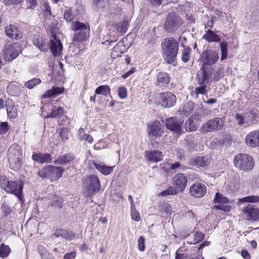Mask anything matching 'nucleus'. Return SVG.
<instances>
[{
  "label": "nucleus",
  "mask_w": 259,
  "mask_h": 259,
  "mask_svg": "<svg viewBox=\"0 0 259 259\" xmlns=\"http://www.w3.org/2000/svg\"><path fill=\"white\" fill-rule=\"evenodd\" d=\"M188 183L187 177L183 174L179 173L176 175L172 179V184L176 186L178 190L183 191L186 188Z\"/></svg>",
  "instance_id": "obj_17"
},
{
  "label": "nucleus",
  "mask_w": 259,
  "mask_h": 259,
  "mask_svg": "<svg viewBox=\"0 0 259 259\" xmlns=\"http://www.w3.org/2000/svg\"><path fill=\"white\" fill-rule=\"evenodd\" d=\"M78 136L80 140H84L89 143H92L93 142V137L90 135L85 134L84 129L81 127L78 130Z\"/></svg>",
  "instance_id": "obj_41"
},
{
  "label": "nucleus",
  "mask_w": 259,
  "mask_h": 259,
  "mask_svg": "<svg viewBox=\"0 0 259 259\" xmlns=\"http://www.w3.org/2000/svg\"><path fill=\"white\" fill-rule=\"evenodd\" d=\"M94 165L97 169L104 175H108L113 170V166H109L105 165L104 163L94 162Z\"/></svg>",
  "instance_id": "obj_31"
},
{
  "label": "nucleus",
  "mask_w": 259,
  "mask_h": 259,
  "mask_svg": "<svg viewBox=\"0 0 259 259\" xmlns=\"http://www.w3.org/2000/svg\"><path fill=\"white\" fill-rule=\"evenodd\" d=\"M82 185L85 189L86 194L88 196H92L99 191L101 187L98 177L92 175L86 176L82 179Z\"/></svg>",
  "instance_id": "obj_4"
},
{
  "label": "nucleus",
  "mask_w": 259,
  "mask_h": 259,
  "mask_svg": "<svg viewBox=\"0 0 259 259\" xmlns=\"http://www.w3.org/2000/svg\"><path fill=\"white\" fill-rule=\"evenodd\" d=\"M5 32L9 37L12 39H18L22 37V34L20 31L13 25L6 26L5 27Z\"/></svg>",
  "instance_id": "obj_24"
},
{
  "label": "nucleus",
  "mask_w": 259,
  "mask_h": 259,
  "mask_svg": "<svg viewBox=\"0 0 259 259\" xmlns=\"http://www.w3.org/2000/svg\"><path fill=\"white\" fill-rule=\"evenodd\" d=\"M11 252V249L8 245L2 243L0 245V257L5 258L7 257Z\"/></svg>",
  "instance_id": "obj_42"
},
{
  "label": "nucleus",
  "mask_w": 259,
  "mask_h": 259,
  "mask_svg": "<svg viewBox=\"0 0 259 259\" xmlns=\"http://www.w3.org/2000/svg\"><path fill=\"white\" fill-rule=\"evenodd\" d=\"M62 197L55 194H51L50 196L49 205L55 208H61L62 207Z\"/></svg>",
  "instance_id": "obj_33"
},
{
  "label": "nucleus",
  "mask_w": 259,
  "mask_h": 259,
  "mask_svg": "<svg viewBox=\"0 0 259 259\" xmlns=\"http://www.w3.org/2000/svg\"><path fill=\"white\" fill-rule=\"evenodd\" d=\"M145 157L150 162H157L162 160L163 154L160 151L153 150L146 152Z\"/></svg>",
  "instance_id": "obj_25"
},
{
  "label": "nucleus",
  "mask_w": 259,
  "mask_h": 259,
  "mask_svg": "<svg viewBox=\"0 0 259 259\" xmlns=\"http://www.w3.org/2000/svg\"><path fill=\"white\" fill-rule=\"evenodd\" d=\"M158 83L161 86L167 84L169 82V75L166 72H159L157 76Z\"/></svg>",
  "instance_id": "obj_36"
},
{
  "label": "nucleus",
  "mask_w": 259,
  "mask_h": 259,
  "mask_svg": "<svg viewBox=\"0 0 259 259\" xmlns=\"http://www.w3.org/2000/svg\"><path fill=\"white\" fill-rule=\"evenodd\" d=\"M124 51L125 47L123 41H120L113 48L111 54V57L113 59L120 57Z\"/></svg>",
  "instance_id": "obj_29"
},
{
  "label": "nucleus",
  "mask_w": 259,
  "mask_h": 259,
  "mask_svg": "<svg viewBox=\"0 0 259 259\" xmlns=\"http://www.w3.org/2000/svg\"><path fill=\"white\" fill-rule=\"evenodd\" d=\"M145 240L143 236H140L138 239V249L141 251H143L145 249Z\"/></svg>",
  "instance_id": "obj_57"
},
{
  "label": "nucleus",
  "mask_w": 259,
  "mask_h": 259,
  "mask_svg": "<svg viewBox=\"0 0 259 259\" xmlns=\"http://www.w3.org/2000/svg\"><path fill=\"white\" fill-rule=\"evenodd\" d=\"M131 215L133 220L136 221H139L140 220V214L136 210L135 207H131Z\"/></svg>",
  "instance_id": "obj_58"
},
{
  "label": "nucleus",
  "mask_w": 259,
  "mask_h": 259,
  "mask_svg": "<svg viewBox=\"0 0 259 259\" xmlns=\"http://www.w3.org/2000/svg\"><path fill=\"white\" fill-rule=\"evenodd\" d=\"M129 26L128 21L123 19L121 22L113 25L114 31L118 33H125Z\"/></svg>",
  "instance_id": "obj_27"
},
{
  "label": "nucleus",
  "mask_w": 259,
  "mask_h": 259,
  "mask_svg": "<svg viewBox=\"0 0 259 259\" xmlns=\"http://www.w3.org/2000/svg\"><path fill=\"white\" fill-rule=\"evenodd\" d=\"M33 43L41 51L46 52L49 49L48 42L39 34L35 35L33 38Z\"/></svg>",
  "instance_id": "obj_23"
},
{
  "label": "nucleus",
  "mask_w": 259,
  "mask_h": 259,
  "mask_svg": "<svg viewBox=\"0 0 259 259\" xmlns=\"http://www.w3.org/2000/svg\"><path fill=\"white\" fill-rule=\"evenodd\" d=\"M50 50L53 55L54 56H60L62 54V44L59 39H56L54 37L50 40Z\"/></svg>",
  "instance_id": "obj_21"
},
{
  "label": "nucleus",
  "mask_w": 259,
  "mask_h": 259,
  "mask_svg": "<svg viewBox=\"0 0 259 259\" xmlns=\"http://www.w3.org/2000/svg\"><path fill=\"white\" fill-rule=\"evenodd\" d=\"M214 202L219 204L227 203L229 201L228 199L219 193H217L214 198Z\"/></svg>",
  "instance_id": "obj_43"
},
{
  "label": "nucleus",
  "mask_w": 259,
  "mask_h": 259,
  "mask_svg": "<svg viewBox=\"0 0 259 259\" xmlns=\"http://www.w3.org/2000/svg\"><path fill=\"white\" fill-rule=\"evenodd\" d=\"M235 166L240 170L249 171L254 167L253 158L246 154L236 155L234 158Z\"/></svg>",
  "instance_id": "obj_5"
},
{
  "label": "nucleus",
  "mask_w": 259,
  "mask_h": 259,
  "mask_svg": "<svg viewBox=\"0 0 259 259\" xmlns=\"http://www.w3.org/2000/svg\"><path fill=\"white\" fill-rule=\"evenodd\" d=\"M203 38L209 42H218L221 41L220 36L215 34L213 31L210 29H208L206 31L205 33L203 36Z\"/></svg>",
  "instance_id": "obj_32"
},
{
  "label": "nucleus",
  "mask_w": 259,
  "mask_h": 259,
  "mask_svg": "<svg viewBox=\"0 0 259 259\" xmlns=\"http://www.w3.org/2000/svg\"><path fill=\"white\" fill-rule=\"evenodd\" d=\"M213 208L216 209H220L224 211H229L230 210L231 207L230 206L228 205H214L213 206Z\"/></svg>",
  "instance_id": "obj_60"
},
{
  "label": "nucleus",
  "mask_w": 259,
  "mask_h": 259,
  "mask_svg": "<svg viewBox=\"0 0 259 259\" xmlns=\"http://www.w3.org/2000/svg\"><path fill=\"white\" fill-rule=\"evenodd\" d=\"M162 52L164 59L169 64L176 59L179 51V43L174 38H166L161 43Z\"/></svg>",
  "instance_id": "obj_1"
},
{
  "label": "nucleus",
  "mask_w": 259,
  "mask_h": 259,
  "mask_svg": "<svg viewBox=\"0 0 259 259\" xmlns=\"http://www.w3.org/2000/svg\"><path fill=\"white\" fill-rule=\"evenodd\" d=\"M224 123L225 121L223 118L215 117L209 119L204 123L201 126L200 130L204 133L214 132L222 129Z\"/></svg>",
  "instance_id": "obj_9"
},
{
  "label": "nucleus",
  "mask_w": 259,
  "mask_h": 259,
  "mask_svg": "<svg viewBox=\"0 0 259 259\" xmlns=\"http://www.w3.org/2000/svg\"><path fill=\"white\" fill-rule=\"evenodd\" d=\"M213 208L216 209H220L224 211H229L230 210L231 207L230 206L228 205H214L213 206Z\"/></svg>",
  "instance_id": "obj_61"
},
{
  "label": "nucleus",
  "mask_w": 259,
  "mask_h": 259,
  "mask_svg": "<svg viewBox=\"0 0 259 259\" xmlns=\"http://www.w3.org/2000/svg\"><path fill=\"white\" fill-rule=\"evenodd\" d=\"M110 89L108 85H100L95 90V94L97 95H102L107 97L110 95Z\"/></svg>",
  "instance_id": "obj_39"
},
{
  "label": "nucleus",
  "mask_w": 259,
  "mask_h": 259,
  "mask_svg": "<svg viewBox=\"0 0 259 259\" xmlns=\"http://www.w3.org/2000/svg\"><path fill=\"white\" fill-rule=\"evenodd\" d=\"M64 91V88L61 87H54L51 90H49L42 95V99H45L47 98H54L56 96L62 94Z\"/></svg>",
  "instance_id": "obj_28"
},
{
  "label": "nucleus",
  "mask_w": 259,
  "mask_h": 259,
  "mask_svg": "<svg viewBox=\"0 0 259 259\" xmlns=\"http://www.w3.org/2000/svg\"><path fill=\"white\" fill-rule=\"evenodd\" d=\"M227 46L228 43L226 41H223L220 44V48L222 53L221 60L222 61L226 59L227 57Z\"/></svg>",
  "instance_id": "obj_44"
},
{
  "label": "nucleus",
  "mask_w": 259,
  "mask_h": 259,
  "mask_svg": "<svg viewBox=\"0 0 259 259\" xmlns=\"http://www.w3.org/2000/svg\"><path fill=\"white\" fill-rule=\"evenodd\" d=\"M23 184L21 181H10L5 191L14 194L17 196L20 201L23 200L22 189Z\"/></svg>",
  "instance_id": "obj_12"
},
{
  "label": "nucleus",
  "mask_w": 259,
  "mask_h": 259,
  "mask_svg": "<svg viewBox=\"0 0 259 259\" xmlns=\"http://www.w3.org/2000/svg\"><path fill=\"white\" fill-rule=\"evenodd\" d=\"M64 168L60 166L48 165L38 172V175L42 178H49L51 180H58L62 176Z\"/></svg>",
  "instance_id": "obj_7"
},
{
  "label": "nucleus",
  "mask_w": 259,
  "mask_h": 259,
  "mask_svg": "<svg viewBox=\"0 0 259 259\" xmlns=\"http://www.w3.org/2000/svg\"><path fill=\"white\" fill-rule=\"evenodd\" d=\"M8 124L7 122H3L0 124V132L2 133H6L8 130Z\"/></svg>",
  "instance_id": "obj_62"
},
{
  "label": "nucleus",
  "mask_w": 259,
  "mask_h": 259,
  "mask_svg": "<svg viewBox=\"0 0 259 259\" xmlns=\"http://www.w3.org/2000/svg\"><path fill=\"white\" fill-rule=\"evenodd\" d=\"M54 235L57 237H61L68 240H72L75 237L74 234L72 232L63 229L57 230L54 233Z\"/></svg>",
  "instance_id": "obj_34"
},
{
  "label": "nucleus",
  "mask_w": 259,
  "mask_h": 259,
  "mask_svg": "<svg viewBox=\"0 0 259 259\" xmlns=\"http://www.w3.org/2000/svg\"><path fill=\"white\" fill-rule=\"evenodd\" d=\"M27 8L34 9L37 6V0H26Z\"/></svg>",
  "instance_id": "obj_59"
},
{
  "label": "nucleus",
  "mask_w": 259,
  "mask_h": 259,
  "mask_svg": "<svg viewBox=\"0 0 259 259\" xmlns=\"http://www.w3.org/2000/svg\"><path fill=\"white\" fill-rule=\"evenodd\" d=\"M64 18L68 22H71L73 18V15L70 10H65L64 14Z\"/></svg>",
  "instance_id": "obj_53"
},
{
  "label": "nucleus",
  "mask_w": 259,
  "mask_h": 259,
  "mask_svg": "<svg viewBox=\"0 0 259 259\" xmlns=\"http://www.w3.org/2000/svg\"><path fill=\"white\" fill-rule=\"evenodd\" d=\"M177 190L174 187H169L167 189L161 192V196H166L169 195H176L177 194Z\"/></svg>",
  "instance_id": "obj_50"
},
{
  "label": "nucleus",
  "mask_w": 259,
  "mask_h": 259,
  "mask_svg": "<svg viewBox=\"0 0 259 259\" xmlns=\"http://www.w3.org/2000/svg\"><path fill=\"white\" fill-rule=\"evenodd\" d=\"M109 0H94L93 4L98 8H103L108 4Z\"/></svg>",
  "instance_id": "obj_51"
},
{
  "label": "nucleus",
  "mask_w": 259,
  "mask_h": 259,
  "mask_svg": "<svg viewBox=\"0 0 259 259\" xmlns=\"http://www.w3.org/2000/svg\"><path fill=\"white\" fill-rule=\"evenodd\" d=\"M213 71V69L212 67H206L205 66L202 65L201 70L198 73V83L203 84L207 83L209 80H217L219 79V78L215 77V75H214V77H212Z\"/></svg>",
  "instance_id": "obj_11"
},
{
  "label": "nucleus",
  "mask_w": 259,
  "mask_h": 259,
  "mask_svg": "<svg viewBox=\"0 0 259 259\" xmlns=\"http://www.w3.org/2000/svg\"><path fill=\"white\" fill-rule=\"evenodd\" d=\"M183 121L178 119L177 117H170L166 119L165 125L167 129L175 133L180 134L182 133V124Z\"/></svg>",
  "instance_id": "obj_15"
},
{
  "label": "nucleus",
  "mask_w": 259,
  "mask_h": 259,
  "mask_svg": "<svg viewBox=\"0 0 259 259\" xmlns=\"http://www.w3.org/2000/svg\"><path fill=\"white\" fill-rule=\"evenodd\" d=\"M191 50L188 48H185L182 50V60L183 62L186 63L190 59Z\"/></svg>",
  "instance_id": "obj_46"
},
{
  "label": "nucleus",
  "mask_w": 259,
  "mask_h": 259,
  "mask_svg": "<svg viewBox=\"0 0 259 259\" xmlns=\"http://www.w3.org/2000/svg\"><path fill=\"white\" fill-rule=\"evenodd\" d=\"M246 144L250 147L259 146V131H254L248 133L245 138Z\"/></svg>",
  "instance_id": "obj_19"
},
{
  "label": "nucleus",
  "mask_w": 259,
  "mask_h": 259,
  "mask_svg": "<svg viewBox=\"0 0 259 259\" xmlns=\"http://www.w3.org/2000/svg\"><path fill=\"white\" fill-rule=\"evenodd\" d=\"M21 52L20 44L15 43L7 44L3 50V58L6 61H12Z\"/></svg>",
  "instance_id": "obj_10"
},
{
  "label": "nucleus",
  "mask_w": 259,
  "mask_h": 259,
  "mask_svg": "<svg viewBox=\"0 0 259 259\" xmlns=\"http://www.w3.org/2000/svg\"><path fill=\"white\" fill-rule=\"evenodd\" d=\"M74 159V156L72 153H67L64 155L59 156L54 161V163L58 165H64L70 162Z\"/></svg>",
  "instance_id": "obj_30"
},
{
  "label": "nucleus",
  "mask_w": 259,
  "mask_h": 259,
  "mask_svg": "<svg viewBox=\"0 0 259 259\" xmlns=\"http://www.w3.org/2000/svg\"><path fill=\"white\" fill-rule=\"evenodd\" d=\"M8 116L11 118H15L17 116V108L12 102L7 108Z\"/></svg>",
  "instance_id": "obj_38"
},
{
  "label": "nucleus",
  "mask_w": 259,
  "mask_h": 259,
  "mask_svg": "<svg viewBox=\"0 0 259 259\" xmlns=\"http://www.w3.org/2000/svg\"><path fill=\"white\" fill-rule=\"evenodd\" d=\"M258 119V112L255 109H252L244 115L236 113L235 119L239 125L247 127L256 123Z\"/></svg>",
  "instance_id": "obj_3"
},
{
  "label": "nucleus",
  "mask_w": 259,
  "mask_h": 259,
  "mask_svg": "<svg viewBox=\"0 0 259 259\" xmlns=\"http://www.w3.org/2000/svg\"><path fill=\"white\" fill-rule=\"evenodd\" d=\"M71 29L75 33L73 41L82 42L85 41L90 32V28L85 24L78 21L73 22L71 24Z\"/></svg>",
  "instance_id": "obj_6"
},
{
  "label": "nucleus",
  "mask_w": 259,
  "mask_h": 259,
  "mask_svg": "<svg viewBox=\"0 0 259 259\" xmlns=\"http://www.w3.org/2000/svg\"><path fill=\"white\" fill-rule=\"evenodd\" d=\"M118 95L120 99H125L127 96V91L125 87H120L118 89Z\"/></svg>",
  "instance_id": "obj_55"
},
{
  "label": "nucleus",
  "mask_w": 259,
  "mask_h": 259,
  "mask_svg": "<svg viewBox=\"0 0 259 259\" xmlns=\"http://www.w3.org/2000/svg\"><path fill=\"white\" fill-rule=\"evenodd\" d=\"M22 157L21 147L18 144H13L8 150V161L11 169L17 170L20 168Z\"/></svg>",
  "instance_id": "obj_2"
},
{
  "label": "nucleus",
  "mask_w": 259,
  "mask_h": 259,
  "mask_svg": "<svg viewBox=\"0 0 259 259\" xmlns=\"http://www.w3.org/2000/svg\"><path fill=\"white\" fill-rule=\"evenodd\" d=\"M64 113V109L63 107H54L51 113L47 116V118H60Z\"/></svg>",
  "instance_id": "obj_37"
},
{
  "label": "nucleus",
  "mask_w": 259,
  "mask_h": 259,
  "mask_svg": "<svg viewBox=\"0 0 259 259\" xmlns=\"http://www.w3.org/2000/svg\"><path fill=\"white\" fill-rule=\"evenodd\" d=\"M149 137L151 139H154L162 136V131L160 128L159 121H157L151 124L148 128Z\"/></svg>",
  "instance_id": "obj_22"
},
{
  "label": "nucleus",
  "mask_w": 259,
  "mask_h": 259,
  "mask_svg": "<svg viewBox=\"0 0 259 259\" xmlns=\"http://www.w3.org/2000/svg\"><path fill=\"white\" fill-rule=\"evenodd\" d=\"M204 237L203 234L201 232H196L194 235V240L193 242H191V244H196L201 241Z\"/></svg>",
  "instance_id": "obj_56"
},
{
  "label": "nucleus",
  "mask_w": 259,
  "mask_h": 259,
  "mask_svg": "<svg viewBox=\"0 0 259 259\" xmlns=\"http://www.w3.org/2000/svg\"><path fill=\"white\" fill-rule=\"evenodd\" d=\"M69 133V130L67 128H62L60 130V136L62 140L64 141H67L68 137V134Z\"/></svg>",
  "instance_id": "obj_52"
},
{
  "label": "nucleus",
  "mask_w": 259,
  "mask_h": 259,
  "mask_svg": "<svg viewBox=\"0 0 259 259\" xmlns=\"http://www.w3.org/2000/svg\"><path fill=\"white\" fill-rule=\"evenodd\" d=\"M41 82V80L39 78H34L27 81L25 85L26 88L29 89H31L34 88L37 84H39Z\"/></svg>",
  "instance_id": "obj_45"
},
{
  "label": "nucleus",
  "mask_w": 259,
  "mask_h": 259,
  "mask_svg": "<svg viewBox=\"0 0 259 259\" xmlns=\"http://www.w3.org/2000/svg\"><path fill=\"white\" fill-rule=\"evenodd\" d=\"M9 182L10 181H9L6 176H2L0 177V186L4 190L9 184Z\"/></svg>",
  "instance_id": "obj_54"
},
{
  "label": "nucleus",
  "mask_w": 259,
  "mask_h": 259,
  "mask_svg": "<svg viewBox=\"0 0 259 259\" xmlns=\"http://www.w3.org/2000/svg\"><path fill=\"white\" fill-rule=\"evenodd\" d=\"M244 214L248 221L259 220V209L252 205H248L244 209Z\"/></svg>",
  "instance_id": "obj_18"
},
{
  "label": "nucleus",
  "mask_w": 259,
  "mask_h": 259,
  "mask_svg": "<svg viewBox=\"0 0 259 259\" xmlns=\"http://www.w3.org/2000/svg\"><path fill=\"white\" fill-rule=\"evenodd\" d=\"M185 128L188 131H195L197 127L194 124V120L189 118L185 123Z\"/></svg>",
  "instance_id": "obj_48"
},
{
  "label": "nucleus",
  "mask_w": 259,
  "mask_h": 259,
  "mask_svg": "<svg viewBox=\"0 0 259 259\" xmlns=\"http://www.w3.org/2000/svg\"><path fill=\"white\" fill-rule=\"evenodd\" d=\"M210 162V158L207 156L192 157L189 160V163L197 167H205Z\"/></svg>",
  "instance_id": "obj_20"
},
{
  "label": "nucleus",
  "mask_w": 259,
  "mask_h": 259,
  "mask_svg": "<svg viewBox=\"0 0 259 259\" xmlns=\"http://www.w3.org/2000/svg\"><path fill=\"white\" fill-rule=\"evenodd\" d=\"M201 85L202 86L196 88L195 90L191 91V96L193 98L197 99L199 94L203 95L206 93V85L204 84Z\"/></svg>",
  "instance_id": "obj_40"
},
{
  "label": "nucleus",
  "mask_w": 259,
  "mask_h": 259,
  "mask_svg": "<svg viewBox=\"0 0 259 259\" xmlns=\"http://www.w3.org/2000/svg\"><path fill=\"white\" fill-rule=\"evenodd\" d=\"M189 193L194 197L201 198L206 193V187L203 184L195 183L190 187Z\"/></svg>",
  "instance_id": "obj_16"
},
{
  "label": "nucleus",
  "mask_w": 259,
  "mask_h": 259,
  "mask_svg": "<svg viewBox=\"0 0 259 259\" xmlns=\"http://www.w3.org/2000/svg\"><path fill=\"white\" fill-rule=\"evenodd\" d=\"M201 58L203 62L202 65L211 66L219 60V55L215 51L209 50L202 53Z\"/></svg>",
  "instance_id": "obj_14"
},
{
  "label": "nucleus",
  "mask_w": 259,
  "mask_h": 259,
  "mask_svg": "<svg viewBox=\"0 0 259 259\" xmlns=\"http://www.w3.org/2000/svg\"><path fill=\"white\" fill-rule=\"evenodd\" d=\"M159 103L164 108H169L173 106L176 102V96L170 92H164L159 95Z\"/></svg>",
  "instance_id": "obj_13"
},
{
  "label": "nucleus",
  "mask_w": 259,
  "mask_h": 259,
  "mask_svg": "<svg viewBox=\"0 0 259 259\" xmlns=\"http://www.w3.org/2000/svg\"><path fill=\"white\" fill-rule=\"evenodd\" d=\"M194 108L193 103L192 102H188L185 104V105L183 107V112L184 114L186 116H188L190 115Z\"/></svg>",
  "instance_id": "obj_47"
},
{
  "label": "nucleus",
  "mask_w": 259,
  "mask_h": 259,
  "mask_svg": "<svg viewBox=\"0 0 259 259\" xmlns=\"http://www.w3.org/2000/svg\"><path fill=\"white\" fill-rule=\"evenodd\" d=\"M32 159L34 161L39 163H51L52 160L50 154L42 153L33 154L32 156Z\"/></svg>",
  "instance_id": "obj_26"
},
{
  "label": "nucleus",
  "mask_w": 259,
  "mask_h": 259,
  "mask_svg": "<svg viewBox=\"0 0 259 259\" xmlns=\"http://www.w3.org/2000/svg\"><path fill=\"white\" fill-rule=\"evenodd\" d=\"M42 9L44 13H48L50 15H52L51 13L50 7L48 3H44Z\"/></svg>",
  "instance_id": "obj_63"
},
{
  "label": "nucleus",
  "mask_w": 259,
  "mask_h": 259,
  "mask_svg": "<svg viewBox=\"0 0 259 259\" xmlns=\"http://www.w3.org/2000/svg\"><path fill=\"white\" fill-rule=\"evenodd\" d=\"M76 256V252L74 251L71 252L70 253H66L64 255V259H73Z\"/></svg>",
  "instance_id": "obj_64"
},
{
  "label": "nucleus",
  "mask_w": 259,
  "mask_h": 259,
  "mask_svg": "<svg viewBox=\"0 0 259 259\" xmlns=\"http://www.w3.org/2000/svg\"><path fill=\"white\" fill-rule=\"evenodd\" d=\"M183 21L180 17L174 12L168 13L165 18L164 28L167 32H173L182 25Z\"/></svg>",
  "instance_id": "obj_8"
},
{
  "label": "nucleus",
  "mask_w": 259,
  "mask_h": 259,
  "mask_svg": "<svg viewBox=\"0 0 259 259\" xmlns=\"http://www.w3.org/2000/svg\"><path fill=\"white\" fill-rule=\"evenodd\" d=\"M243 202L255 203L259 202V196L257 195H250L245 197L241 199Z\"/></svg>",
  "instance_id": "obj_49"
},
{
  "label": "nucleus",
  "mask_w": 259,
  "mask_h": 259,
  "mask_svg": "<svg viewBox=\"0 0 259 259\" xmlns=\"http://www.w3.org/2000/svg\"><path fill=\"white\" fill-rule=\"evenodd\" d=\"M7 91L8 94L11 96H18L21 93L20 86L13 83H10L8 85Z\"/></svg>",
  "instance_id": "obj_35"
}]
</instances>
